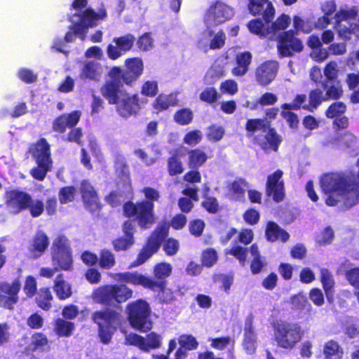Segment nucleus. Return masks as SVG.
<instances>
[{
  "instance_id": "nucleus-44",
  "label": "nucleus",
  "mask_w": 359,
  "mask_h": 359,
  "mask_svg": "<svg viewBox=\"0 0 359 359\" xmlns=\"http://www.w3.org/2000/svg\"><path fill=\"white\" fill-rule=\"evenodd\" d=\"M173 118L178 125L187 126L192 122L194 114L191 109L183 108L176 111Z\"/></svg>"
},
{
  "instance_id": "nucleus-48",
  "label": "nucleus",
  "mask_w": 359,
  "mask_h": 359,
  "mask_svg": "<svg viewBox=\"0 0 359 359\" xmlns=\"http://www.w3.org/2000/svg\"><path fill=\"white\" fill-rule=\"evenodd\" d=\"M218 256L214 248H208L203 250L201 257L202 266L210 268L212 267L217 261Z\"/></svg>"
},
{
  "instance_id": "nucleus-13",
  "label": "nucleus",
  "mask_w": 359,
  "mask_h": 359,
  "mask_svg": "<svg viewBox=\"0 0 359 359\" xmlns=\"http://www.w3.org/2000/svg\"><path fill=\"white\" fill-rule=\"evenodd\" d=\"M274 336L278 346L290 349L300 341L303 332L297 323H283L276 327Z\"/></svg>"
},
{
  "instance_id": "nucleus-9",
  "label": "nucleus",
  "mask_w": 359,
  "mask_h": 359,
  "mask_svg": "<svg viewBox=\"0 0 359 359\" xmlns=\"http://www.w3.org/2000/svg\"><path fill=\"white\" fill-rule=\"evenodd\" d=\"M126 312L130 326L135 330L147 332L152 328L151 307L146 300L139 299L128 303Z\"/></svg>"
},
{
  "instance_id": "nucleus-34",
  "label": "nucleus",
  "mask_w": 359,
  "mask_h": 359,
  "mask_svg": "<svg viewBox=\"0 0 359 359\" xmlns=\"http://www.w3.org/2000/svg\"><path fill=\"white\" fill-rule=\"evenodd\" d=\"M266 236L270 241L280 240L283 242H285L288 240L290 236L275 222H270L267 224Z\"/></svg>"
},
{
  "instance_id": "nucleus-59",
  "label": "nucleus",
  "mask_w": 359,
  "mask_h": 359,
  "mask_svg": "<svg viewBox=\"0 0 359 359\" xmlns=\"http://www.w3.org/2000/svg\"><path fill=\"white\" fill-rule=\"evenodd\" d=\"M48 339L42 332H36L32 336V345L33 346L34 351L43 348L48 346Z\"/></svg>"
},
{
  "instance_id": "nucleus-49",
  "label": "nucleus",
  "mask_w": 359,
  "mask_h": 359,
  "mask_svg": "<svg viewBox=\"0 0 359 359\" xmlns=\"http://www.w3.org/2000/svg\"><path fill=\"white\" fill-rule=\"evenodd\" d=\"M76 189L74 186L62 187L58 192V198L61 204H66L74 200Z\"/></svg>"
},
{
  "instance_id": "nucleus-20",
  "label": "nucleus",
  "mask_w": 359,
  "mask_h": 359,
  "mask_svg": "<svg viewBox=\"0 0 359 359\" xmlns=\"http://www.w3.org/2000/svg\"><path fill=\"white\" fill-rule=\"evenodd\" d=\"M358 13V8L353 6L349 9H341L335 14L336 28L341 37L348 39L349 38L348 35L353 33L359 39V27L357 25H351L348 28H346L344 30L341 27V22L342 21H346L355 18Z\"/></svg>"
},
{
  "instance_id": "nucleus-25",
  "label": "nucleus",
  "mask_w": 359,
  "mask_h": 359,
  "mask_svg": "<svg viewBox=\"0 0 359 359\" xmlns=\"http://www.w3.org/2000/svg\"><path fill=\"white\" fill-rule=\"evenodd\" d=\"M49 246V238L42 230H37L29 243V251L34 258L41 257Z\"/></svg>"
},
{
  "instance_id": "nucleus-57",
  "label": "nucleus",
  "mask_w": 359,
  "mask_h": 359,
  "mask_svg": "<svg viewBox=\"0 0 359 359\" xmlns=\"http://www.w3.org/2000/svg\"><path fill=\"white\" fill-rule=\"evenodd\" d=\"M345 277L351 286L359 290V266L347 270Z\"/></svg>"
},
{
  "instance_id": "nucleus-37",
  "label": "nucleus",
  "mask_w": 359,
  "mask_h": 359,
  "mask_svg": "<svg viewBox=\"0 0 359 359\" xmlns=\"http://www.w3.org/2000/svg\"><path fill=\"white\" fill-rule=\"evenodd\" d=\"M252 55L249 52L240 53L236 57L237 66L232 69V74L234 76H243L248 70V67L251 63Z\"/></svg>"
},
{
  "instance_id": "nucleus-12",
  "label": "nucleus",
  "mask_w": 359,
  "mask_h": 359,
  "mask_svg": "<svg viewBox=\"0 0 359 359\" xmlns=\"http://www.w3.org/2000/svg\"><path fill=\"white\" fill-rule=\"evenodd\" d=\"M125 69L114 66L110 72L114 78H118L121 81L129 87H133L144 72V63L141 57H134L127 58L124 61Z\"/></svg>"
},
{
  "instance_id": "nucleus-2",
  "label": "nucleus",
  "mask_w": 359,
  "mask_h": 359,
  "mask_svg": "<svg viewBox=\"0 0 359 359\" xmlns=\"http://www.w3.org/2000/svg\"><path fill=\"white\" fill-rule=\"evenodd\" d=\"M107 80L100 88L102 97L109 104H114L116 111L123 118H128L139 114L143 101L137 93H130L124 88L123 81L114 78L109 71Z\"/></svg>"
},
{
  "instance_id": "nucleus-16",
  "label": "nucleus",
  "mask_w": 359,
  "mask_h": 359,
  "mask_svg": "<svg viewBox=\"0 0 359 359\" xmlns=\"http://www.w3.org/2000/svg\"><path fill=\"white\" fill-rule=\"evenodd\" d=\"M21 284L18 279L11 283L6 281L0 283V306L13 310L14 305L18 302V293Z\"/></svg>"
},
{
  "instance_id": "nucleus-61",
  "label": "nucleus",
  "mask_w": 359,
  "mask_h": 359,
  "mask_svg": "<svg viewBox=\"0 0 359 359\" xmlns=\"http://www.w3.org/2000/svg\"><path fill=\"white\" fill-rule=\"evenodd\" d=\"M202 140V135L200 130H194L188 132L184 137V143L189 146L198 144Z\"/></svg>"
},
{
  "instance_id": "nucleus-36",
  "label": "nucleus",
  "mask_w": 359,
  "mask_h": 359,
  "mask_svg": "<svg viewBox=\"0 0 359 359\" xmlns=\"http://www.w3.org/2000/svg\"><path fill=\"white\" fill-rule=\"evenodd\" d=\"M53 294L49 287H41L36 293L35 302L37 306L43 311H48L52 307Z\"/></svg>"
},
{
  "instance_id": "nucleus-28",
  "label": "nucleus",
  "mask_w": 359,
  "mask_h": 359,
  "mask_svg": "<svg viewBox=\"0 0 359 359\" xmlns=\"http://www.w3.org/2000/svg\"><path fill=\"white\" fill-rule=\"evenodd\" d=\"M205 22L210 26H217L224 22V4L216 1L211 5L205 14Z\"/></svg>"
},
{
  "instance_id": "nucleus-39",
  "label": "nucleus",
  "mask_w": 359,
  "mask_h": 359,
  "mask_svg": "<svg viewBox=\"0 0 359 359\" xmlns=\"http://www.w3.org/2000/svg\"><path fill=\"white\" fill-rule=\"evenodd\" d=\"M323 86L325 91L324 95L327 100L329 99L337 100L342 95L341 86L337 80L324 81Z\"/></svg>"
},
{
  "instance_id": "nucleus-55",
  "label": "nucleus",
  "mask_w": 359,
  "mask_h": 359,
  "mask_svg": "<svg viewBox=\"0 0 359 359\" xmlns=\"http://www.w3.org/2000/svg\"><path fill=\"white\" fill-rule=\"evenodd\" d=\"M309 100L310 102V105L313 111L316 109L323 101L327 100L325 99L323 91L320 89H315L310 92Z\"/></svg>"
},
{
  "instance_id": "nucleus-1",
  "label": "nucleus",
  "mask_w": 359,
  "mask_h": 359,
  "mask_svg": "<svg viewBox=\"0 0 359 359\" xmlns=\"http://www.w3.org/2000/svg\"><path fill=\"white\" fill-rule=\"evenodd\" d=\"M320 187L329 206L349 208L359 203V183L350 182L342 173H327L320 178Z\"/></svg>"
},
{
  "instance_id": "nucleus-24",
  "label": "nucleus",
  "mask_w": 359,
  "mask_h": 359,
  "mask_svg": "<svg viewBox=\"0 0 359 359\" xmlns=\"http://www.w3.org/2000/svg\"><path fill=\"white\" fill-rule=\"evenodd\" d=\"M255 141L264 150L276 151L282 142V138L273 128L269 127L262 135L255 137Z\"/></svg>"
},
{
  "instance_id": "nucleus-6",
  "label": "nucleus",
  "mask_w": 359,
  "mask_h": 359,
  "mask_svg": "<svg viewBox=\"0 0 359 359\" xmlns=\"http://www.w3.org/2000/svg\"><path fill=\"white\" fill-rule=\"evenodd\" d=\"M248 8L252 15H262L264 22L261 19H255L248 24L249 30L260 37L271 38L269 22L273 18L275 10L269 0H249Z\"/></svg>"
},
{
  "instance_id": "nucleus-54",
  "label": "nucleus",
  "mask_w": 359,
  "mask_h": 359,
  "mask_svg": "<svg viewBox=\"0 0 359 359\" xmlns=\"http://www.w3.org/2000/svg\"><path fill=\"white\" fill-rule=\"evenodd\" d=\"M163 250L168 256L176 255L180 248V244L177 239L173 238H165L163 241Z\"/></svg>"
},
{
  "instance_id": "nucleus-47",
  "label": "nucleus",
  "mask_w": 359,
  "mask_h": 359,
  "mask_svg": "<svg viewBox=\"0 0 359 359\" xmlns=\"http://www.w3.org/2000/svg\"><path fill=\"white\" fill-rule=\"evenodd\" d=\"M290 18L285 14H282L280 17L277 18L275 22L269 25V29H271V38L270 39H273L276 37V33L278 31L284 30L290 24Z\"/></svg>"
},
{
  "instance_id": "nucleus-64",
  "label": "nucleus",
  "mask_w": 359,
  "mask_h": 359,
  "mask_svg": "<svg viewBox=\"0 0 359 359\" xmlns=\"http://www.w3.org/2000/svg\"><path fill=\"white\" fill-rule=\"evenodd\" d=\"M218 98V93L214 88H207L200 94V99L207 103H213Z\"/></svg>"
},
{
  "instance_id": "nucleus-60",
  "label": "nucleus",
  "mask_w": 359,
  "mask_h": 359,
  "mask_svg": "<svg viewBox=\"0 0 359 359\" xmlns=\"http://www.w3.org/2000/svg\"><path fill=\"white\" fill-rule=\"evenodd\" d=\"M201 205L211 214H215L219 210V203L216 198L205 196Z\"/></svg>"
},
{
  "instance_id": "nucleus-40",
  "label": "nucleus",
  "mask_w": 359,
  "mask_h": 359,
  "mask_svg": "<svg viewBox=\"0 0 359 359\" xmlns=\"http://www.w3.org/2000/svg\"><path fill=\"white\" fill-rule=\"evenodd\" d=\"M114 254L109 249H102L98 257V265L100 269L109 270L116 265Z\"/></svg>"
},
{
  "instance_id": "nucleus-35",
  "label": "nucleus",
  "mask_w": 359,
  "mask_h": 359,
  "mask_svg": "<svg viewBox=\"0 0 359 359\" xmlns=\"http://www.w3.org/2000/svg\"><path fill=\"white\" fill-rule=\"evenodd\" d=\"M75 329L74 323L64 318L55 320L54 332L60 337H69Z\"/></svg>"
},
{
  "instance_id": "nucleus-63",
  "label": "nucleus",
  "mask_w": 359,
  "mask_h": 359,
  "mask_svg": "<svg viewBox=\"0 0 359 359\" xmlns=\"http://www.w3.org/2000/svg\"><path fill=\"white\" fill-rule=\"evenodd\" d=\"M18 78L25 83H33L37 80V75L34 72L26 68L20 69L18 73Z\"/></svg>"
},
{
  "instance_id": "nucleus-22",
  "label": "nucleus",
  "mask_w": 359,
  "mask_h": 359,
  "mask_svg": "<svg viewBox=\"0 0 359 359\" xmlns=\"http://www.w3.org/2000/svg\"><path fill=\"white\" fill-rule=\"evenodd\" d=\"M81 111L74 110L70 113H64L57 116L52 122V129L54 132L62 134L67 128L75 127L79 122Z\"/></svg>"
},
{
  "instance_id": "nucleus-32",
  "label": "nucleus",
  "mask_w": 359,
  "mask_h": 359,
  "mask_svg": "<svg viewBox=\"0 0 359 359\" xmlns=\"http://www.w3.org/2000/svg\"><path fill=\"white\" fill-rule=\"evenodd\" d=\"M107 15L104 8L100 9L98 13L95 12L92 8H87L80 15V20L88 28L93 27L97 25L98 20H104Z\"/></svg>"
},
{
  "instance_id": "nucleus-27",
  "label": "nucleus",
  "mask_w": 359,
  "mask_h": 359,
  "mask_svg": "<svg viewBox=\"0 0 359 359\" xmlns=\"http://www.w3.org/2000/svg\"><path fill=\"white\" fill-rule=\"evenodd\" d=\"M179 100L174 93L157 95L151 103V107L156 114L168 110L171 107L178 105Z\"/></svg>"
},
{
  "instance_id": "nucleus-38",
  "label": "nucleus",
  "mask_w": 359,
  "mask_h": 359,
  "mask_svg": "<svg viewBox=\"0 0 359 359\" xmlns=\"http://www.w3.org/2000/svg\"><path fill=\"white\" fill-rule=\"evenodd\" d=\"M246 188L247 184L244 180H235L229 184L228 196L233 200L241 201L244 198Z\"/></svg>"
},
{
  "instance_id": "nucleus-15",
  "label": "nucleus",
  "mask_w": 359,
  "mask_h": 359,
  "mask_svg": "<svg viewBox=\"0 0 359 359\" xmlns=\"http://www.w3.org/2000/svg\"><path fill=\"white\" fill-rule=\"evenodd\" d=\"M135 221L133 218H128L123 222L121 226L123 236L116 238L111 242L114 251H126L135 244L136 232Z\"/></svg>"
},
{
  "instance_id": "nucleus-30",
  "label": "nucleus",
  "mask_w": 359,
  "mask_h": 359,
  "mask_svg": "<svg viewBox=\"0 0 359 359\" xmlns=\"http://www.w3.org/2000/svg\"><path fill=\"white\" fill-rule=\"evenodd\" d=\"M53 291L59 300L64 301L72 295V285L67 283L62 273L58 274L54 280Z\"/></svg>"
},
{
  "instance_id": "nucleus-29",
  "label": "nucleus",
  "mask_w": 359,
  "mask_h": 359,
  "mask_svg": "<svg viewBox=\"0 0 359 359\" xmlns=\"http://www.w3.org/2000/svg\"><path fill=\"white\" fill-rule=\"evenodd\" d=\"M257 334L252 327L251 319H248L245 324L243 346L249 354H253L257 348Z\"/></svg>"
},
{
  "instance_id": "nucleus-33",
  "label": "nucleus",
  "mask_w": 359,
  "mask_h": 359,
  "mask_svg": "<svg viewBox=\"0 0 359 359\" xmlns=\"http://www.w3.org/2000/svg\"><path fill=\"white\" fill-rule=\"evenodd\" d=\"M187 155V165L190 169L198 170L208 159L207 154L199 148L189 150Z\"/></svg>"
},
{
  "instance_id": "nucleus-8",
  "label": "nucleus",
  "mask_w": 359,
  "mask_h": 359,
  "mask_svg": "<svg viewBox=\"0 0 359 359\" xmlns=\"http://www.w3.org/2000/svg\"><path fill=\"white\" fill-rule=\"evenodd\" d=\"M6 203L15 214L29 210L32 217H38L44 211V203L42 200H34L28 192L19 189H12L6 193Z\"/></svg>"
},
{
  "instance_id": "nucleus-11",
  "label": "nucleus",
  "mask_w": 359,
  "mask_h": 359,
  "mask_svg": "<svg viewBox=\"0 0 359 359\" xmlns=\"http://www.w3.org/2000/svg\"><path fill=\"white\" fill-rule=\"evenodd\" d=\"M51 259L58 270L71 271L74 269L73 257L69 241L65 235L57 236L51 246Z\"/></svg>"
},
{
  "instance_id": "nucleus-19",
  "label": "nucleus",
  "mask_w": 359,
  "mask_h": 359,
  "mask_svg": "<svg viewBox=\"0 0 359 359\" xmlns=\"http://www.w3.org/2000/svg\"><path fill=\"white\" fill-rule=\"evenodd\" d=\"M79 191L86 209L91 212H98L102 205L97 191L91 183L87 180H82Z\"/></svg>"
},
{
  "instance_id": "nucleus-21",
  "label": "nucleus",
  "mask_w": 359,
  "mask_h": 359,
  "mask_svg": "<svg viewBox=\"0 0 359 359\" xmlns=\"http://www.w3.org/2000/svg\"><path fill=\"white\" fill-rule=\"evenodd\" d=\"M277 47L282 56L287 57L295 52H300L303 45L299 39L294 36L292 31H287L278 36Z\"/></svg>"
},
{
  "instance_id": "nucleus-18",
  "label": "nucleus",
  "mask_w": 359,
  "mask_h": 359,
  "mask_svg": "<svg viewBox=\"0 0 359 359\" xmlns=\"http://www.w3.org/2000/svg\"><path fill=\"white\" fill-rule=\"evenodd\" d=\"M135 41V37L132 34H126L118 37H114L113 42L115 45L110 43L107 48L108 57L111 60H117L132 49Z\"/></svg>"
},
{
  "instance_id": "nucleus-45",
  "label": "nucleus",
  "mask_w": 359,
  "mask_h": 359,
  "mask_svg": "<svg viewBox=\"0 0 359 359\" xmlns=\"http://www.w3.org/2000/svg\"><path fill=\"white\" fill-rule=\"evenodd\" d=\"M168 172L170 176H175L183 172L184 168L181 160L177 154L168 158Z\"/></svg>"
},
{
  "instance_id": "nucleus-14",
  "label": "nucleus",
  "mask_w": 359,
  "mask_h": 359,
  "mask_svg": "<svg viewBox=\"0 0 359 359\" xmlns=\"http://www.w3.org/2000/svg\"><path fill=\"white\" fill-rule=\"evenodd\" d=\"M116 280L121 283H129L133 285H141L150 290H156L163 287V283L156 282L155 279L147 277L138 272L126 271L116 274Z\"/></svg>"
},
{
  "instance_id": "nucleus-58",
  "label": "nucleus",
  "mask_w": 359,
  "mask_h": 359,
  "mask_svg": "<svg viewBox=\"0 0 359 359\" xmlns=\"http://www.w3.org/2000/svg\"><path fill=\"white\" fill-rule=\"evenodd\" d=\"M205 228V222L200 219L191 220L189 223V230L191 235L195 237H200Z\"/></svg>"
},
{
  "instance_id": "nucleus-23",
  "label": "nucleus",
  "mask_w": 359,
  "mask_h": 359,
  "mask_svg": "<svg viewBox=\"0 0 359 359\" xmlns=\"http://www.w3.org/2000/svg\"><path fill=\"white\" fill-rule=\"evenodd\" d=\"M278 64L276 61H267L259 65L255 72L257 81L262 86L269 84L276 76Z\"/></svg>"
},
{
  "instance_id": "nucleus-50",
  "label": "nucleus",
  "mask_w": 359,
  "mask_h": 359,
  "mask_svg": "<svg viewBox=\"0 0 359 359\" xmlns=\"http://www.w3.org/2000/svg\"><path fill=\"white\" fill-rule=\"evenodd\" d=\"M293 25L297 32H302L305 34L310 33L314 27L311 19H302L299 16L294 17Z\"/></svg>"
},
{
  "instance_id": "nucleus-5",
  "label": "nucleus",
  "mask_w": 359,
  "mask_h": 359,
  "mask_svg": "<svg viewBox=\"0 0 359 359\" xmlns=\"http://www.w3.org/2000/svg\"><path fill=\"white\" fill-rule=\"evenodd\" d=\"M121 307L116 309L107 308L92 314V320L97 325L100 341L109 344L118 327L121 323Z\"/></svg>"
},
{
  "instance_id": "nucleus-17",
  "label": "nucleus",
  "mask_w": 359,
  "mask_h": 359,
  "mask_svg": "<svg viewBox=\"0 0 359 359\" xmlns=\"http://www.w3.org/2000/svg\"><path fill=\"white\" fill-rule=\"evenodd\" d=\"M126 344L138 347L141 351L149 352L161 346V337L154 332L148 334L146 339L136 333H130L126 337Z\"/></svg>"
},
{
  "instance_id": "nucleus-4",
  "label": "nucleus",
  "mask_w": 359,
  "mask_h": 359,
  "mask_svg": "<svg viewBox=\"0 0 359 359\" xmlns=\"http://www.w3.org/2000/svg\"><path fill=\"white\" fill-rule=\"evenodd\" d=\"M187 223V217L183 213H178L171 218L170 222H163L157 225L140 249L131 266H138L143 264L158 251L163 241L168 236L170 226L175 230H181L185 227Z\"/></svg>"
},
{
  "instance_id": "nucleus-26",
  "label": "nucleus",
  "mask_w": 359,
  "mask_h": 359,
  "mask_svg": "<svg viewBox=\"0 0 359 359\" xmlns=\"http://www.w3.org/2000/svg\"><path fill=\"white\" fill-rule=\"evenodd\" d=\"M282 175L283 172L277 170L268 177L266 183L267 194L272 195L274 201L277 202L283 201L285 195Z\"/></svg>"
},
{
  "instance_id": "nucleus-62",
  "label": "nucleus",
  "mask_w": 359,
  "mask_h": 359,
  "mask_svg": "<svg viewBox=\"0 0 359 359\" xmlns=\"http://www.w3.org/2000/svg\"><path fill=\"white\" fill-rule=\"evenodd\" d=\"M224 133L222 127L212 125L208 128L207 137L210 141L217 142L222 138Z\"/></svg>"
},
{
  "instance_id": "nucleus-31",
  "label": "nucleus",
  "mask_w": 359,
  "mask_h": 359,
  "mask_svg": "<svg viewBox=\"0 0 359 359\" xmlns=\"http://www.w3.org/2000/svg\"><path fill=\"white\" fill-rule=\"evenodd\" d=\"M172 267L170 264L167 262H160L154 266V276L156 280V282H161L163 286L153 292H163L166 287V278L169 277L172 273Z\"/></svg>"
},
{
  "instance_id": "nucleus-53",
  "label": "nucleus",
  "mask_w": 359,
  "mask_h": 359,
  "mask_svg": "<svg viewBox=\"0 0 359 359\" xmlns=\"http://www.w3.org/2000/svg\"><path fill=\"white\" fill-rule=\"evenodd\" d=\"M153 39L151 32H145L137 41V48L142 51H148L153 48Z\"/></svg>"
},
{
  "instance_id": "nucleus-51",
  "label": "nucleus",
  "mask_w": 359,
  "mask_h": 359,
  "mask_svg": "<svg viewBox=\"0 0 359 359\" xmlns=\"http://www.w3.org/2000/svg\"><path fill=\"white\" fill-rule=\"evenodd\" d=\"M270 123L266 119H250L248 121L246 129L249 132L263 133L269 127Z\"/></svg>"
},
{
  "instance_id": "nucleus-41",
  "label": "nucleus",
  "mask_w": 359,
  "mask_h": 359,
  "mask_svg": "<svg viewBox=\"0 0 359 359\" xmlns=\"http://www.w3.org/2000/svg\"><path fill=\"white\" fill-rule=\"evenodd\" d=\"M323 354L326 359H341L344 354V351L338 342L330 340L324 345Z\"/></svg>"
},
{
  "instance_id": "nucleus-3",
  "label": "nucleus",
  "mask_w": 359,
  "mask_h": 359,
  "mask_svg": "<svg viewBox=\"0 0 359 359\" xmlns=\"http://www.w3.org/2000/svg\"><path fill=\"white\" fill-rule=\"evenodd\" d=\"M145 199L134 203L128 201L123 205V215L127 218L135 219L138 226L143 229L150 228L156 222L154 202L160 198L159 191L151 187L142 189Z\"/></svg>"
},
{
  "instance_id": "nucleus-56",
  "label": "nucleus",
  "mask_w": 359,
  "mask_h": 359,
  "mask_svg": "<svg viewBox=\"0 0 359 359\" xmlns=\"http://www.w3.org/2000/svg\"><path fill=\"white\" fill-rule=\"evenodd\" d=\"M81 74L85 79H96L97 76V64L93 61L86 62L83 67Z\"/></svg>"
},
{
  "instance_id": "nucleus-7",
  "label": "nucleus",
  "mask_w": 359,
  "mask_h": 359,
  "mask_svg": "<svg viewBox=\"0 0 359 359\" xmlns=\"http://www.w3.org/2000/svg\"><path fill=\"white\" fill-rule=\"evenodd\" d=\"M28 152L36 163V166L30 170L31 176L38 181H43L53 167L49 143L46 138L41 137L36 142L30 144Z\"/></svg>"
},
{
  "instance_id": "nucleus-46",
  "label": "nucleus",
  "mask_w": 359,
  "mask_h": 359,
  "mask_svg": "<svg viewBox=\"0 0 359 359\" xmlns=\"http://www.w3.org/2000/svg\"><path fill=\"white\" fill-rule=\"evenodd\" d=\"M140 93L146 97H155L158 93V83L156 80H147L142 83Z\"/></svg>"
},
{
  "instance_id": "nucleus-10",
  "label": "nucleus",
  "mask_w": 359,
  "mask_h": 359,
  "mask_svg": "<svg viewBox=\"0 0 359 359\" xmlns=\"http://www.w3.org/2000/svg\"><path fill=\"white\" fill-rule=\"evenodd\" d=\"M133 291L124 283L107 284L97 287L93 292V299L98 303L111 306L121 304L133 297Z\"/></svg>"
},
{
  "instance_id": "nucleus-52",
  "label": "nucleus",
  "mask_w": 359,
  "mask_h": 359,
  "mask_svg": "<svg viewBox=\"0 0 359 359\" xmlns=\"http://www.w3.org/2000/svg\"><path fill=\"white\" fill-rule=\"evenodd\" d=\"M180 344L179 348H182L187 351H193L198 348V343L196 339L191 334H182L178 339Z\"/></svg>"
},
{
  "instance_id": "nucleus-42",
  "label": "nucleus",
  "mask_w": 359,
  "mask_h": 359,
  "mask_svg": "<svg viewBox=\"0 0 359 359\" xmlns=\"http://www.w3.org/2000/svg\"><path fill=\"white\" fill-rule=\"evenodd\" d=\"M310 105L309 100L305 95H298L295 97L294 102L291 104H284L282 106L283 109H299L302 108L304 109L313 111Z\"/></svg>"
},
{
  "instance_id": "nucleus-43",
  "label": "nucleus",
  "mask_w": 359,
  "mask_h": 359,
  "mask_svg": "<svg viewBox=\"0 0 359 359\" xmlns=\"http://www.w3.org/2000/svg\"><path fill=\"white\" fill-rule=\"evenodd\" d=\"M321 282L323 285L327 298L330 300L332 294V288L334 285V280L332 273L326 269L320 270Z\"/></svg>"
}]
</instances>
